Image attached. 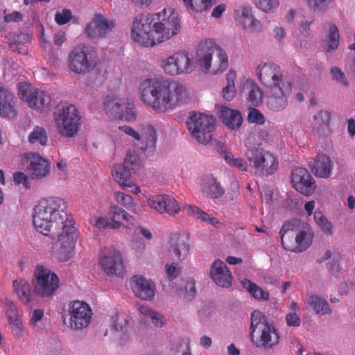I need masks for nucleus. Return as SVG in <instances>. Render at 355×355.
Returning a JSON list of instances; mask_svg holds the SVG:
<instances>
[{
    "instance_id": "nucleus-52",
    "label": "nucleus",
    "mask_w": 355,
    "mask_h": 355,
    "mask_svg": "<svg viewBox=\"0 0 355 355\" xmlns=\"http://www.w3.org/2000/svg\"><path fill=\"white\" fill-rule=\"evenodd\" d=\"M114 197L119 204L124 206L125 208L129 209L133 207V198L131 196L118 191L114 193Z\"/></svg>"
},
{
    "instance_id": "nucleus-51",
    "label": "nucleus",
    "mask_w": 355,
    "mask_h": 355,
    "mask_svg": "<svg viewBox=\"0 0 355 355\" xmlns=\"http://www.w3.org/2000/svg\"><path fill=\"white\" fill-rule=\"evenodd\" d=\"M123 166L132 171L138 170L140 166V159L138 155L128 152L125 155Z\"/></svg>"
},
{
    "instance_id": "nucleus-1",
    "label": "nucleus",
    "mask_w": 355,
    "mask_h": 355,
    "mask_svg": "<svg viewBox=\"0 0 355 355\" xmlns=\"http://www.w3.org/2000/svg\"><path fill=\"white\" fill-rule=\"evenodd\" d=\"M181 29L179 14L173 8H164L153 15H139L132 23L131 35L139 45L149 47L164 42Z\"/></svg>"
},
{
    "instance_id": "nucleus-14",
    "label": "nucleus",
    "mask_w": 355,
    "mask_h": 355,
    "mask_svg": "<svg viewBox=\"0 0 355 355\" xmlns=\"http://www.w3.org/2000/svg\"><path fill=\"white\" fill-rule=\"evenodd\" d=\"M162 67L171 76L190 73L194 70L192 55L186 51H178L162 60Z\"/></svg>"
},
{
    "instance_id": "nucleus-61",
    "label": "nucleus",
    "mask_w": 355,
    "mask_h": 355,
    "mask_svg": "<svg viewBox=\"0 0 355 355\" xmlns=\"http://www.w3.org/2000/svg\"><path fill=\"white\" fill-rule=\"evenodd\" d=\"M23 19L22 14L19 11H14L10 14H6L4 15V21L7 23L10 22H19Z\"/></svg>"
},
{
    "instance_id": "nucleus-56",
    "label": "nucleus",
    "mask_w": 355,
    "mask_h": 355,
    "mask_svg": "<svg viewBox=\"0 0 355 355\" xmlns=\"http://www.w3.org/2000/svg\"><path fill=\"white\" fill-rule=\"evenodd\" d=\"M165 268L166 275L170 280L176 279L179 276L181 271L180 266L176 263L166 264Z\"/></svg>"
},
{
    "instance_id": "nucleus-57",
    "label": "nucleus",
    "mask_w": 355,
    "mask_h": 355,
    "mask_svg": "<svg viewBox=\"0 0 355 355\" xmlns=\"http://www.w3.org/2000/svg\"><path fill=\"white\" fill-rule=\"evenodd\" d=\"M331 73L334 80L344 86H347L348 83L345 78L344 73L338 67L331 68Z\"/></svg>"
},
{
    "instance_id": "nucleus-13",
    "label": "nucleus",
    "mask_w": 355,
    "mask_h": 355,
    "mask_svg": "<svg viewBox=\"0 0 355 355\" xmlns=\"http://www.w3.org/2000/svg\"><path fill=\"white\" fill-rule=\"evenodd\" d=\"M34 276L35 278V291L42 297L53 296L60 286L58 275L43 266L36 267Z\"/></svg>"
},
{
    "instance_id": "nucleus-47",
    "label": "nucleus",
    "mask_w": 355,
    "mask_h": 355,
    "mask_svg": "<svg viewBox=\"0 0 355 355\" xmlns=\"http://www.w3.org/2000/svg\"><path fill=\"white\" fill-rule=\"evenodd\" d=\"M256 7L264 12H274L279 5V0H252Z\"/></svg>"
},
{
    "instance_id": "nucleus-7",
    "label": "nucleus",
    "mask_w": 355,
    "mask_h": 355,
    "mask_svg": "<svg viewBox=\"0 0 355 355\" xmlns=\"http://www.w3.org/2000/svg\"><path fill=\"white\" fill-rule=\"evenodd\" d=\"M98 62L95 49L89 46L78 45L67 58L69 69L76 74L84 75L93 70Z\"/></svg>"
},
{
    "instance_id": "nucleus-27",
    "label": "nucleus",
    "mask_w": 355,
    "mask_h": 355,
    "mask_svg": "<svg viewBox=\"0 0 355 355\" xmlns=\"http://www.w3.org/2000/svg\"><path fill=\"white\" fill-rule=\"evenodd\" d=\"M170 252H173L178 259H184L190 250L189 238L186 235L178 233L173 234L169 241Z\"/></svg>"
},
{
    "instance_id": "nucleus-16",
    "label": "nucleus",
    "mask_w": 355,
    "mask_h": 355,
    "mask_svg": "<svg viewBox=\"0 0 355 355\" xmlns=\"http://www.w3.org/2000/svg\"><path fill=\"white\" fill-rule=\"evenodd\" d=\"M69 327L75 330H80L89 326L91 322L92 311L88 304L76 300L69 304Z\"/></svg>"
},
{
    "instance_id": "nucleus-38",
    "label": "nucleus",
    "mask_w": 355,
    "mask_h": 355,
    "mask_svg": "<svg viewBox=\"0 0 355 355\" xmlns=\"http://www.w3.org/2000/svg\"><path fill=\"white\" fill-rule=\"evenodd\" d=\"M202 191L211 198L216 199L222 196L225 189L215 178H207L202 187Z\"/></svg>"
},
{
    "instance_id": "nucleus-44",
    "label": "nucleus",
    "mask_w": 355,
    "mask_h": 355,
    "mask_svg": "<svg viewBox=\"0 0 355 355\" xmlns=\"http://www.w3.org/2000/svg\"><path fill=\"white\" fill-rule=\"evenodd\" d=\"M236 75L234 71H230L226 75L227 85L223 89L222 94L224 99L232 101L236 95L234 80Z\"/></svg>"
},
{
    "instance_id": "nucleus-32",
    "label": "nucleus",
    "mask_w": 355,
    "mask_h": 355,
    "mask_svg": "<svg viewBox=\"0 0 355 355\" xmlns=\"http://www.w3.org/2000/svg\"><path fill=\"white\" fill-rule=\"evenodd\" d=\"M108 216L111 219L112 229H119L121 226L123 220L133 225L134 218L118 206L110 207Z\"/></svg>"
},
{
    "instance_id": "nucleus-59",
    "label": "nucleus",
    "mask_w": 355,
    "mask_h": 355,
    "mask_svg": "<svg viewBox=\"0 0 355 355\" xmlns=\"http://www.w3.org/2000/svg\"><path fill=\"white\" fill-rule=\"evenodd\" d=\"M286 320L288 327H297L300 325L301 323L300 317L293 312H290L286 314Z\"/></svg>"
},
{
    "instance_id": "nucleus-12",
    "label": "nucleus",
    "mask_w": 355,
    "mask_h": 355,
    "mask_svg": "<svg viewBox=\"0 0 355 355\" xmlns=\"http://www.w3.org/2000/svg\"><path fill=\"white\" fill-rule=\"evenodd\" d=\"M59 231L57 234H49L51 238H57L60 248L57 252V259L60 262L68 261L75 254V248L78 238V230L75 224L69 223Z\"/></svg>"
},
{
    "instance_id": "nucleus-40",
    "label": "nucleus",
    "mask_w": 355,
    "mask_h": 355,
    "mask_svg": "<svg viewBox=\"0 0 355 355\" xmlns=\"http://www.w3.org/2000/svg\"><path fill=\"white\" fill-rule=\"evenodd\" d=\"M188 9L196 12H202L209 10L216 0H182Z\"/></svg>"
},
{
    "instance_id": "nucleus-31",
    "label": "nucleus",
    "mask_w": 355,
    "mask_h": 355,
    "mask_svg": "<svg viewBox=\"0 0 355 355\" xmlns=\"http://www.w3.org/2000/svg\"><path fill=\"white\" fill-rule=\"evenodd\" d=\"M182 209L187 212V215L199 219L203 222H206L214 227L220 228L223 225V223H220L217 218L210 216L197 206L186 205L182 207Z\"/></svg>"
},
{
    "instance_id": "nucleus-24",
    "label": "nucleus",
    "mask_w": 355,
    "mask_h": 355,
    "mask_svg": "<svg viewBox=\"0 0 355 355\" xmlns=\"http://www.w3.org/2000/svg\"><path fill=\"white\" fill-rule=\"evenodd\" d=\"M210 275L213 281L219 286L227 288L232 284V273L226 264L220 260L214 262Z\"/></svg>"
},
{
    "instance_id": "nucleus-62",
    "label": "nucleus",
    "mask_w": 355,
    "mask_h": 355,
    "mask_svg": "<svg viewBox=\"0 0 355 355\" xmlns=\"http://www.w3.org/2000/svg\"><path fill=\"white\" fill-rule=\"evenodd\" d=\"M44 311L42 309H35L33 311L31 317L30 324L35 326L37 322L44 317Z\"/></svg>"
},
{
    "instance_id": "nucleus-37",
    "label": "nucleus",
    "mask_w": 355,
    "mask_h": 355,
    "mask_svg": "<svg viewBox=\"0 0 355 355\" xmlns=\"http://www.w3.org/2000/svg\"><path fill=\"white\" fill-rule=\"evenodd\" d=\"M246 89L248 94V101L252 105H258L262 101V92L259 87L252 80L243 81V90Z\"/></svg>"
},
{
    "instance_id": "nucleus-60",
    "label": "nucleus",
    "mask_w": 355,
    "mask_h": 355,
    "mask_svg": "<svg viewBox=\"0 0 355 355\" xmlns=\"http://www.w3.org/2000/svg\"><path fill=\"white\" fill-rule=\"evenodd\" d=\"M13 180L17 184H23L28 188V179L23 172H16L13 175Z\"/></svg>"
},
{
    "instance_id": "nucleus-19",
    "label": "nucleus",
    "mask_w": 355,
    "mask_h": 355,
    "mask_svg": "<svg viewBox=\"0 0 355 355\" xmlns=\"http://www.w3.org/2000/svg\"><path fill=\"white\" fill-rule=\"evenodd\" d=\"M114 27L113 21H108L103 15L96 13L86 25L85 33L90 40H98Z\"/></svg>"
},
{
    "instance_id": "nucleus-42",
    "label": "nucleus",
    "mask_w": 355,
    "mask_h": 355,
    "mask_svg": "<svg viewBox=\"0 0 355 355\" xmlns=\"http://www.w3.org/2000/svg\"><path fill=\"white\" fill-rule=\"evenodd\" d=\"M139 312L149 317L152 323L157 327H161L164 324V317L159 313L153 311L150 307L146 304H139L138 306Z\"/></svg>"
},
{
    "instance_id": "nucleus-4",
    "label": "nucleus",
    "mask_w": 355,
    "mask_h": 355,
    "mask_svg": "<svg viewBox=\"0 0 355 355\" xmlns=\"http://www.w3.org/2000/svg\"><path fill=\"white\" fill-rule=\"evenodd\" d=\"M196 59L205 73H216L228 67L227 53L211 40L201 41L198 44Z\"/></svg>"
},
{
    "instance_id": "nucleus-22",
    "label": "nucleus",
    "mask_w": 355,
    "mask_h": 355,
    "mask_svg": "<svg viewBox=\"0 0 355 355\" xmlns=\"http://www.w3.org/2000/svg\"><path fill=\"white\" fill-rule=\"evenodd\" d=\"M130 287L135 295L144 300H151L155 294L154 283L141 275L132 277Z\"/></svg>"
},
{
    "instance_id": "nucleus-23",
    "label": "nucleus",
    "mask_w": 355,
    "mask_h": 355,
    "mask_svg": "<svg viewBox=\"0 0 355 355\" xmlns=\"http://www.w3.org/2000/svg\"><path fill=\"white\" fill-rule=\"evenodd\" d=\"M291 85H286L269 90L267 102L269 109L275 112L284 110L287 106V98L291 92Z\"/></svg>"
},
{
    "instance_id": "nucleus-49",
    "label": "nucleus",
    "mask_w": 355,
    "mask_h": 355,
    "mask_svg": "<svg viewBox=\"0 0 355 355\" xmlns=\"http://www.w3.org/2000/svg\"><path fill=\"white\" fill-rule=\"evenodd\" d=\"M224 158L232 166L236 167L241 171H247L248 165L247 161L243 158H235L231 153H226Z\"/></svg>"
},
{
    "instance_id": "nucleus-64",
    "label": "nucleus",
    "mask_w": 355,
    "mask_h": 355,
    "mask_svg": "<svg viewBox=\"0 0 355 355\" xmlns=\"http://www.w3.org/2000/svg\"><path fill=\"white\" fill-rule=\"evenodd\" d=\"M185 288L187 291H187L185 297L187 298L189 300H192L195 297L196 293L194 282H187Z\"/></svg>"
},
{
    "instance_id": "nucleus-63",
    "label": "nucleus",
    "mask_w": 355,
    "mask_h": 355,
    "mask_svg": "<svg viewBox=\"0 0 355 355\" xmlns=\"http://www.w3.org/2000/svg\"><path fill=\"white\" fill-rule=\"evenodd\" d=\"M119 314H116L113 317V322H114V327L115 329L117 331H123L125 328H126V326L128 325V321L126 319H123L122 322L120 323L119 322Z\"/></svg>"
},
{
    "instance_id": "nucleus-54",
    "label": "nucleus",
    "mask_w": 355,
    "mask_h": 355,
    "mask_svg": "<svg viewBox=\"0 0 355 355\" xmlns=\"http://www.w3.org/2000/svg\"><path fill=\"white\" fill-rule=\"evenodd\" d=\"M248 120L250 123L263 125L265 123L263 114L257 109L252 108L248 113Z\"/></svg>"
},
{
    "instance_id": "nucleus-17",
    "label": "nucleus",
    "mask_w": 355,
    "mask_h": 355,
    "mask_svg": "<svg viewBox=\"0 0 355 355\" xmlns=\"http://www.w3.org/2000/svg\"><path fill=\"white\" fill-rule=\"evenodd\" d=\"M102 270L108 275L123 276L125 267L121 253L113 248H104L99 259Z\"/></svg>"
},
{
    "instance_id": "nucleus-53",
    "label": "nucleus",
    "mask_w": 355,
    "mask_h": 355,
    "mask_svg": "<svg viewBox=\"0 0 355 355\" xmlns=\"http://www.w3.org/2000/svg\"><path fill=\"white\" fill-rule=\"evenodd\" d=\"M72 17L71 12L69 9H62L61 11L56 12L55 15V21L58 25H64L69 22Z\"/></svg>"
},
{
    "instance_id": "nucleus-34",
    "label": "nucleus",
    "mask_w": 355,
    "mask_h": 355,
    "mask_svg": "<svg viewBox=\"0 0 355 355\" xmlns=\"http://www.w3.org/2000/svg\"><path fill=\"white\" fill-rule=\"evenodd\" d=\"M130 171V170L121 164L114 165L112 171V175L116 182L123 188L134 186Z\"/></svg>"
},
{
    "instance_id": "nucleus-46",
    "label": "nucleus",
    "mask_w": 355,
    "mask_h": 355,
    "mask_svg": "<svg viewBox=\"0 0 355 355\" xmlns=\"http://www.w3.org/2000/svg\"><path fill=\"white\" fill-rule=\"evenodd\" d=\"M125 103H128L129 105H125V107L120 109L121 110L119 112L121 113L119 114V116L117 119L127 122L133 121L136 118L135 105L132 101L128 98H127V102Z\"/></svg>"
},
{
    "instance_id": "nucleus-28",
    "label": "nucleus",
    "mask_w": 355,
    "mask_h": 355,
    "mask_svg": "<svg viewBox=\"0 0 355 355\" xmlns=\"http://www.w3.org/2000/svg\"><path fill=\"white\" fill-rule=\"evenodd\" d=\"M304 223L297 218H293L291 220L285 222L283 224L279 232L283 248L284 246L290 248L292 247V243H290V241L294 239L295 232L302 230L301 229Z\"/></svg>"
},
{
    "instance_id": "nucleus-48",
    "label": "nucleus",
    "mask_w": 355,
    "mask_h": 355,
    "mask_svg": "<svg viewBox=\"0 0 355 355\" xmlns=\"http://www.w3.org/2000/svg\"><path fill=\"white\" fill-rule=\"evenodd\" d=\"M340 35L338 30L335 25H331L329 28L327 51H330L336 49L339 44Z\"/></svg>"
},
{
    "instance_id": "nucleus-50",
    "label": "nucleus",
    "mask_w": 355,
    "mask_h": 355,
    "mask_svg": "<svg viewBox=\"0 0 355 355\" xmlns=\"http://www.w3.org/2000/svg\"><path fill=\"white\" fill-rule=\"evenodd\" d=\"M315 223L321 228V230L328 234H332V227L326 217L320 211H315L313 214Z\"/></svg>"
},
{
    "instance_id": "nucleus-58",
    "label": "nucleus",
    "mask_w": 355,
    "mask_h": 355,
    "mask_svg": "<svg viewBox=\"0 0 355 355\" xmlns=\"http://www.w3.org/2000/svg\"><path fill=\"white\" fill-rule=\"evenodd\" d=\"M91 224L98 229L112 228L110 221L107 218L98 217L91 220Z\"/></svg>"
},
{
    "instance_id": "nucleus-9",
    "label": "nucleus",
    "mask_w": 355,
    "mask_h": 355,
    "mask_svg": "<svg viewBox=\"0 0 355 355\" xmlns=\"http://www.w3.org/2000/svg\"><path fill=\"white\" fill-rule=\"evenodd\" d=\"M187 125L192 138L206 144L212 139L216 119L212 115L192 112L187 119Z\"/></svg>"
},
{
    "instance_id": "nucleus-11",
    "label": "nucleus",
    "mask_w": 355,
    "mask_h": 355,
    "mask_svg": "<svg viewBox=\"0 0 355 355\" xmlns=\"http://www.w3.org/2000/svg\"><path fill=\"white\" fill-rule=\"evenodd\" d=\"M18 94L28 105L39 112H46L52 107L51 96L43 90L34 88L30 83L18 84Z\"/></svg>"
},
{
    "instance_id": "nucleus-43",
    "label": "nucleus",
    "mask_w": 355,
    "mask_h": 355,
    "mask_svg": "<svg viewBox=\"0 0 355 355\" xmlns=\"http://www.w3.org/2000/svg\"><path fill=\"white\" fill-rule=\"evenodd\" d=\"M8 320L13 336L18 338H21L23 336V324L21 318L15 310H10Z\"/></svg>"
},
{
    "instance_id": "nucleus-45",
    "label": "nucleus",
    "mask_w": 355,
    "mask_h": 355,
    "mask_svg": "<svg viewBox=\"0 0 355 355\" xmlns=\"http://www.w3.org/2000/svg\"><path fill=\"white\" fill-rule=\"evenodd\" d=\"M28 140L33 144H39L42 146H46L48 137L45 129L40 126L35 127L28 135Z\"/></svg>"
},
{
    "instance_id": "nucleus-33",
    "label": "nucleus",
    "mask_w": 355,
    "mask_h": 355,
    "mask_svg": "<svg viewBox=\"0 0 355 355\" xmlns=\"http://www.w3.org/2000/svg\"><path fill=\"white\" fill-rule=\"evenodd\" d=\"M220 117L225 125L231 129L239 128L243 122L241 113L227 107H221Z\"/></svg>"
},
{
    "instance_id": "nucleus-8",
    "label": "nucleus",
    "mask_w": 355,
    "mask_h": 355,
    "mask_svg": "<svg viewBox=\"0 0 355 355\" xmlns=\"http://www.w3.org/2000/svg\"><path fill=\"white\" fill-rule=\"evenodd\" d=\"M58 132L66 137H73L78 134L81 117L73 105L64 104L57 107L53 114Z\"/></svg>"
},
{
    "instance_id": "nucleus-6",
    "label": "nucleus",
    "mask_w": 355,
    "mask_h": 355,
    "mask_svg": "<svg viewBox=\"0 0 355 355\" xmlns=\"http://www.w3.org/2000/svg\"><path fill=\"white\" fill-rule=\"evenodd\" d=\"M252 139L249 137L245 143L248 149L245 153L250 165L254 169L257 175L268 177L272 175L278 168V161L270 152L259 146L250 147L248 143Z\"/></svg>"
},
{
    "instance_id": "nucleus-36",
    "label": "nucleus",
    "mask_w": 355,
    "mask_h": 355,
    "mask_svg": "<svg viewBox=\"0 0 355 355\" xmlns=\"http://www.w3.org/2000/svg\"><path fill=\"white\" fill-rule=\"evenodd\" d=\"M241 24L244 28L252 32H258L261 29V22L256 19L251 8L243 7L241 10Z\"/></svg>"
},
{
    "instance_id": "nucleus-20",
    "label": "nucleus",
    "mask_w": 355,
    "mask_h": 355,
    "mask_svg": "<svg viewBox=\"0 0 355 355\" xmlns=\"http://www.w3.org/2000/svg\"><path fill=\"white\" fill-rule=\"evenodd\" d=\"M148 205L160 214L174 216L180 213L181 207L178 201L168 195L156 196L148 200Z\"/></svg>"
},
{
    "instance_id": "nucleus-30",
    "label": "nucleus",
    "mask_w": 355,
    "mask_h": 355,
    "mask_svg": "<svg viewBox=\"0 0 355 355\" xmlns=\"http://www.w3.org/2000/svg\"><path fill=\"white\" fill-rule=\"evenodd\" d=\"M313 237L311 232L302 230L294 236V239L290 241L292 247L284 246V248L294 252H302L310 246Z\"/></svg>"
},
{
    "instance_id": "nucleus-35",
    "label": "nucleus",
    "mask_w": 355,
    "mask_h": 355,
    "mask_svg": "<svg viewBox=\"0 0 355 355\" xmlns=\"http://www.w3.org/2000/svg\"><path fill=\"white\" fill-rule=\"evenodd\" d=\"M13 291L24 304H27L32 299L31 287L28 282L24 279H18L12 282Z\"/></svg>"
},
{
    "instance_id": "nucleus-41",
    "label": "nucleus",
    "mask_w": 355,
    "mask_h": 355,
    "mask_svg": "<svg viewBox=\"0 0 355 355\" xmlns=\"http://www.w3.org/2000/svg\"><path fill=\"white\" fill-rule=\"evenodd\" d=\"M308 302L317 314L324 315L331 313L328 302L318 295H311Z\"/></svg>"
},
{
    "instance_id": "nucleus-5",
    "label": "nucleus",
    "mask_w": 355,
    "mask_h": 355,
    "mask_svg": "<svg viewBox=\"0 0 355 355\" xmlns=\"http://www.w3.org/2000/svg\"><path fill=\"white\" fill-rule=\"evenodd\" d=\"M250 320L251 341L256 347L271 349L279 343V335L277 330L260 311H254Z\"/></svg>"
},
{
    "instance_id": "nucleus-15",
    "label": "nucleus",
    "mask_w": 355,
    "mask_h": 355,
    "mask_svg": "<svg viewBox=\"0 0 355 355\" xmlns=\"http://www.w3.org/2000/svg\"><path fill=\"white\" fill-rule=\"evenodd\" d=\"M256 71L261 83L268 90L291 85L289 82L284 80L282 68L274 62H262L257 66Z\"/></svg>"
},
{
    "instance_id": "nucleus-39",
    "label": "nucleus",
    "mask_w": 355,
    "mask_h": 355,
    "mask_svg": "<svg viewBox=\"0 0 355 355\" xmlns=\"http://www.w3.org/2000/svg\"><path fill=\"white\" fill-rule=\"evenodd\" d=\"M242 286L258 300H268L269 299V293L263 291L261 288L258 286L256 284L253 283L248 279H244L241 281Z\"/></svg>"
},
{
    "instance_id": "nucleus-10",
    "label": "nucleus",
    "mask_w": 355,
    "mask_h": 355,
    "mask_svg": "<svg viewBox=\"0 0 355 355\" xmlns=\"http://www.w3.org/2000/svg\"><path fill=\"white\" fill-rule=\"evenodd\" d=\"M119 130L133 139L135 141V146L148 155L155 150L157 133L153 125L147 123L141 124L137 130H135L131 126L125 125L119 126Z\"/></svg>"
},
{
    "instance_id": "nucleus-55",
    "label": "nucleus",
    "mask_w": 355,
    "mask_h": 355,
    "mask_svg": "<svg viewBox=\"0 0 355 355\" xmlns=\"http://www.w3.org/2000/svg\"><path fill=\"white\" fill-rule=\"evenodd\" d=\"M330 113L326 110H321L318 112V113L314 116V120L320 125L321 127H329V124L330 122Z\"/></svg>"
},
{
    "instance_id": "nucleus-2",
    "label": "nucleus",
    "mask_w": 355,
    "mask_h": 355,
    "mask_svg": "<svg viewBox=\"0 0 355 355\" xmlns=\"http://www.w3.org/2000/svg\"><path fill=\"white\" fill-rule=\"evenodd\" d=\"M142 101L158 112H166L186 104L189 93L185 84L178 80L148 78L140 83Z\"/></svg>"
},
{
    "instance_id": "nucleus-26",
    "label": "nucleus",
    "mask_w": 355,
    "mask_h": 355,
    "mask_svg": "<svg viewBox=\"0 0 355 355\" xmlns=\"http://www.w3.org/2000/svg\"><path fill=\"white\" fill-rule=\"evenodd\" d=\"M125 102H127L125 97H121L115 94H107L103 97V108L107 115L117 119L121 113L120 109L129 105Z\"/></svg>"
},
{
    "instance_id": "nucleus-25",
    "label": "nucleus",
    "mask_w": 355,
    "mask_h": 355,
    "mask_svg": "<svg viewBox=\"0 0 355 355\" xmlns=\"http://www.w3.org/2000/svg\"><path fill=\"white\" fill-rule=\"evenodd\" d=\"M16 98L7 88L0 87V116L13 119L17 116Z\"/></svg>"
},
{
    "instance_id": "nucleus-18",
    "label": "nucleus",
    "mask_w": 355,
    "mask_h": 355,
    "mask_svg": "<svg viewBox=\"0 0 355 355\" xmlns=\"http://www.w3.org/2000/svg\"><path fill=\"white\" fill-rule=\"evenodd\" d=\"M291 181L293 187L306 196L311 195L316 189L312 176L302 167H297L292 171Z\"/></svg>"
},
{
    "instance_id": "nucleus-29",
    "label": "nucleus",
    "mask_w": 355,
    "mask_h": 355,
    "mask_svg": "<svg viewBox=\"0 0 355 355\" xmlns=\"http://www.w3.org/2000/svg\"><path fill=\"white\" fill-rule=\"evenodd\" d=\"M310 167L316 177L327 178L331 175L332 163L329 157L321 154L317 156L313 164H310Z\"/></svg>"
},
{
    "instance_id": "nucleus-21",
    "label": "nucleus",
    "mask_w": 355,
    "mask_h": 355,
    "mask_svg": "<svg viewBox=\"0 0 355 355\" xmlns=\"http://www.w3.org/2000/svg\"><path fill=\"white\" fill-rule=\"evenodd\" d=\"M26 158L29 162L28 171L32 178L42 179L48 176L51 171L50 162L36 153H28Z\"/></svg>"
},
{
    "instance_id": "nucleus-3",
    "label": "nucleus",
    "mask_w": 355,
    "mask_h": 355,
    "mask_svg": "<svg viewBox=\"0 0 355 355\" xmlns=\"http://www.w3.org/2000/svg\"><path fill=\"white\" fill-rule=\"evenodd\" d=\"M67 204L59 197H49L41 199L34 209L33 223L41 234H57L62 229L75 224L70 214L66 211Z\"/></svg>"
}]
</instances>
